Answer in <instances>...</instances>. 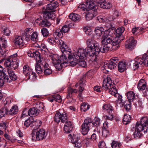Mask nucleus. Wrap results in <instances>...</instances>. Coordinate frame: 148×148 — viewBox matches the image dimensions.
Wrapping results in <instances>:
<instances>
[{
    "label": "nucleus",
    "instance_id": "052dcab7",
    "mask_svg": "<svg viewBox=\"0 0 148 148\" xmlns=\"http://www.w3.org/2000/svg\"><path fill=\"white\" fill-rule=\"evenodd\" d=\"M69 29V28L68 25H64L62 27L61 29L63 33H65L68 32Z\"/></svg>",
    "mask_w": 148,
    "mask_h": 148
},
{
    "label": "nucleus",
    "instance_id": "69168bd1",
    "mask_svg": "<svg viewBox=\"0 0 148 148\" xmlns=\"http://www.w3.org/2000/svg\"><path fill=\"white\" fill-rule=\"evenodd\" d=\"M120 14V13L117 10H115L114 11V14L112 15L113 17H114V19L117 18L119 17Z\"/></svg>",
    "mask_w": 148,
    "mask_h": 148
},
{
    "label": "nucleus",
    "instance_id": "09e8293b",
    "mask_svg": "<svg viewBox=\"0 0 148 148\" xmlns=\"http://www.w3.org/2000/svg\"><path fill=\"white\" fill-rule=\"evenodd\" d=\"M42 122L39 120H36L32 123L33 125L34 126V128H35V129H39L38 128L41 125Z\"/></svg>",
    "mask_w": 148,
    "mask_h": 148
},
{
    "label": "nucleus",
    "instance_id": "0eeeda50",
    "mask_svg": "<svg viewBox=\"0 0 148 148\" xmlns=\"http://www.w3.org/2000/svg\"><path fill=\"white\" fill-rule=\"evenodd\" d=\"M5 51H4L3 54H2L1 56V57L3 58L1 59V63L4 60H5L4 63V65L5 66L10 67H12L14 69H16L18 66V62L19 60L17 57V55L16 53L12 55L11 56L10 58L7 60H5L4 57L6 56L5 53H4Z\"/></svg>",
    "mask_w": 148,
    "mask_h": 148
},
{
    "label": "nucleus",
    "instance_id": "338daca9",
    "mask_svg": "<svg viewBox=\"0 0 148 148\" xmlns=\"http://www.w3.org/2000/svg\"><path fill=\"white\" fill-rule=\"evenodd\" d=\"M114 17H113L112 16H110L106 17V23H109L110 21L114 20Z\"/></svg>",
    "mask_w": 148,
    "mask_h": 148
},
{
    "label": "nucleus",
    "instance_id": "6e6d98bb",
    "mask_svg": "<svg viewBox=\"0 0 148 148\" xmlns=\"http://www.w3.org/2000/svg\"><path fill=\"white\" fill-rule=\"evenodd\" d=\"M84 31L88 35H90L92 34L93 31L91 28L89 27H86L84 28Z\"/></svg>",
    "mask_w": 148,
    "mask_h": 148
},
{
    "label": "nucleus",
    "instance_id": "423d86ee",
    "mask_svg": "<svg viewBox=\"0 0 148 148\" xmlns=\"http://www.w3.org/2000/svg\"><path fill=\"white\" fill-rule=\"evenodd\" d=\"M87 47L85 49L90 56L95 57L94 60L97 59L99 44L93 38L88 39L86 42Z\"/></svg>",
    "mask_w": 148,
    "mask_h": 148
},
{
    "label": "nucleus",
    "instance_id": "58836bf2",
    "mask_svg": "<svg viewBox=\"0 0 148 148\" xmlns=\"http://www.w3.org/2000/svg\"><path fill=\"white\" fill-rule=\"evenodd\" d=\"M69 17L70 19L74 21L78 20L80 18V16L78 14L73 13L70 14Z\"/></svg>",
    "mask_w": 148,
    "mask_h": 148
},
{
    "label": "nucleus",
    "instance_id": "72a5a7b5",
    "mask_svg": "<svg viewBox=\"0 0 148 148\" xmlns=\"http://www.w3.org/2000/svg\"><path fill=\"white\" fill-rule=\"evenodd\" d=\"M7 69L8 73L9 75L10 79L11 80L15 81L17 79V77L14 72L11 69H8L5 68Z\"/></svg>",
    "mask_w": 148,
    "mask_h": 148
},
{
    "label": "nucleus",
    "instance_id": "6e6552de",
    "mask_svg": "<svg viewBox=\"0 0 148 148\" xmlns=\"http://www.w3.org/2000/svg\"><path fill=\"white\" fill-rule=\"evenodd\" d=\"M130 65L131 67H132L134 70L137 69L141 66L145 65L148 66V55L145 54L141 58L137 57L134 60L132 61Z\"/></svg>",
    "mask_w": 148,
    "mask_h": 148
},
{
    "label": "nucleus",
    "instance_id": "7c9ffc66",
    "mask_svg": "<svg viewBox=\"0 0 148 148\" xmlns=\"http://www.w3.org/2000/svg\"><path fill=\"white\" fill-rule=\"evenodd\" d=\"M146 84L144 79H141L138 82L137 87L139 90L142 91L145 89L146 86Z\"/></svg>",
    "mask_w": 148,
    "mask_h": 148
},
{
    "label": "nucleus",
    "instance_id": "6ab92c4d",
    "mask_svg": "<svg viewBox=\"0 0 148 148\" xmlns=\"http://www.w3.org/2000/svg\"><path fill=\"white\" fill-rule=\"evenodd\" d=\"M58 6V2L57 1H51V2L47 5L46 10L44 13L46 12L54 13V12L55 11V9Z\"/></svg>",
    "mask_w": 148,
    "mask_h": 148
},
{
    "label": "nucleus",
    "instance_id": "ea45409f",
    "mask_svg": "<svg viewBox=\"0 0 148 148\" xmlns=\"http://www.w3.org/2000/svg\"><path fill=\"white\" fill-rule=\"evenodd\" d=\"M34 57L36 60L37 62L40 63L42 62V59L41 58L40 54L38 51H36L34 52Z\"/></svg>",
    "mask_w": 148,
    "mask_h": 148
},
{
    "label": "nucleus",
    "instance_id": "0e129e2a",
    "mask_svg": "<svg viewBox=\"0 0 148 148\" xmlns=\"http://www.w3.org/2000/svg\"><path fill=\"white\" fill-rule=\"evenodd\" d=\"M142 107V102L141 101H138V105H137L136 108L138 110H140Z\"/></svg>",
    "mask_w": 148,
    "mask_h": 148
},
{
    "label": "nucleus",
    "instance_id": "3c124183",
    "mask_svg": "<svg viewBox=\"0 0 148 148\" xmlns=\"http://www.w3.org/2000/svg\"><path fill=\"white\" fill-rule=\"evenodd\" d=\"M52 97L54 99V101L60 102L62 101V99L61 96L59 94H55L52 95Z\"/></svg>",
    "mask_w": 148,
    "mask_h": 148
},
{
    "label": "nucleus",
    "instance_id": "a878e982",
    "mask_svg": "<svg viewBox=\"0 0 148 148\" xmlns=\"http://www.w3.org/2000/svg\"><path fill=\"white\" fill-rule=\"evenodd\" d=\"M127 62L125 61L120 62L118 65V70L120 72H123L126 69Z\"/></svg>",
    "mask_w": 148,
    "mask_h": 148
},
{
    "label": "nucleus",
    "instance_id": "de8ad7c7",
    "mask_svg": "<svg viewBox=\"0 0 148 148\" xmlns=\"http://www.w3.org/2000/svg\"><path fill=\"white\" fill-rule=\"evenodd\" d=\"M35 70L37 73L38 74H41L43 72L41 66L38 63L35 64Z\"/></svg>",
    "mask_w": 148,
    "mask_h": 148
},
{
    "label": "nucleus",
    "instance_id": "bb28decb",
    "mask_svg": "<svg viewBox=\"0 0 148 148\" xmlns=\"http://www.w3.org/2000/svg\"><path fill=\"white\" fill-rule=\"evenodd\" d=\"M134 129L135 130L141 132L142 131H143L144 132L145 134L147 133V130H146V129H145L144 127L140 123H137L136 124L135 128L134 127L133 128V129Z\"/></svg>",
    "mask_w": 148,
    "mask_h": 148
},
{
    "label": "nucleus",
    "instance_id": "4d7b16f0",
    "mask_svg": "<svg viewBox=\"0 0 148 148\" xmlns=\"http://www.w3.org/2000/svg\"><path fill=\"white\" fill-rule=\"evenodd\" d=\"M26 77H27L28 79H31L32 80L35 79L36 77L35 73L32 71L31 73H30L29 75H27Z\"/></svg>",
    "mask_w": 148,
    "mask_h": 148
},
{
    "label": "nucleus",
    "instance_id": "f704fd0d",
    "mask_svg": "<svg viewBox=\"0 0 148 148\" xmlns=\"http://www.w3.org/2000/svg\"><path fill=\"white\" fill-rule=\"evenodd\" d=\"M105 29L103 27H97L95 30L96 34L99 36H101L102 35V33H104Z\"/></svg>",
    "mask_w": 148,
    "mask_h": 148
},
{
    "label": "nucleus",
    "instance_id": "c9c22d12",
    "mask_svg": "<svg viewBox=\"0 0 148 148\" xmlns=\"http://www.w3.org/2000/svg\"><path fill=\"white\" fill-rule=\"evenodd\" d=\"M125 30V29L124 27H120L118 28L116 31V37H118L121 41V40L120 38L121 37V35L124 32Z\"/></svg>",
    "mask_w": 148,
    "mask_h": 148
},
{
    "label": "nucleus",
    "instance_id": "412c9836",
    "mask_svg": "<svg viewBox=\"0 0 148 148\" xmlns=\"http://www.w3.org/2000/svg\"><path fill=\"white\" fill-rule=\"evenodd\" d=\"M98 3V6L101 8L106 9H109L110 8V4L109 2H107L105 0H93Z\"/></svg>",
    "mask_w": 148,
    "mask_h": 148
},
{
    "label": "nucleus",
    "instance_id": "864d4df0",
    "mask_svg": "<svg viewBox=\"0 0 148 148\" xmlns=\"http://www.w3.org/2000/svg\"><path fill=\"white\" fill-rule=\"evenodd\" d=\"M121 145L120 143L113 141L112 143L111 146L112 148H119Z\"/></svg>",
    "mask_w": 148,
    "mask_h": 148
},
{
    "label": "nucleus",
    "instance_id": "774afa93",
    "mask_svg": "<svg viewBox=\"0 0 148 148\" xmlns=\"http://www.w3.org/2000/svg\"><path fill=\"white\" fill-rule=\"evenodd\" d=\"M99 146L100 148H106V143L104 141H101L99 143Z\"/></svg>",
    "mask_w": 148,
    "mask_h": 148
},
{
    "label": "nucleus",
    "instance_id": "c756f323",
    "mask_svg": "<svg viewBox=\"0 0 148 148\" xmlns=\"http://www.w3.org/2000/svg\"><path fill=\"white\" fill-rule=\"evenodd\" d=\"M140 123L144 127L146 130H147L148 129V117L144 116L142 118L140 121Z\"/></svg>",
    "mask_w": 148,
    "mask_h": 148
},
{
    "label": "nucleus",
    "instance_id": "f8f14e48",
    "mask_svg": "<svg viewBox=\"0 0 148 148\" xmlns=\"http://www.w3.org/2000/svg\"><path fill=\"white\" fill-rule=\"evenodd\" d=\"M18 111V107L16 105L12 107L10 110L8 111V109L5 107L2 108L1 110V118L5 116L7 114L10 115H14L17 114Z\"/></svg>",
    "mask_w": 148,
    "mask_h": 148
},
{
    "label": "nucleus",
    "instance_id": "7ed1b4c3",
    "mask_svg": "<svg viewBox=\"0 0 148 148\" xmlns=\"http://www.w3.org/2000/svg\"><path fill=\"white\" fill-rule=\"evenodd\" d=\"M105 38L101 41L102 47L100 48L99 47V51L98 52V55L100 51L106 53L109 50H111V49L116 50L120 47L119 44L121 40L118 37H115L114 38L111 36Z\"/></svg>",
    "mask_w": 148,
    "mask_h": 148
},
{
    "label": "nucleus",
    "instance_id": "a211bd4d",
    "mask_svg": "<svg viewBox=\"0 0 148 148\" xmlns=\"http://www.w3.org/2000/svg\"><path fill=\"white\" fill-rule=\"evenodd\" d=\"M136 43V41L134 39V37L131 36L126 40L125 45V48L130 50H132L135 48Z\"/></svg>",
    "mask_w": 148,
    "mask_h": 148
},
{
    "label": "nucleus",
    "instance_id": "393cba45",
    "mask_svg": "<svg viewBox=\"0 0 148 148\" xmlns=\"http://www.w3.org/2000/svg\"><path fill=\"white\" fill-rule=\"evenodd\" d=\"M87 119L90 120H91V123L92 124L90 125L91 127L96 126L98 127L100 125L101 123L100 119L98 118L95 117L93 120L90 118H87Z\"/></svg>",
    "mask_w": 148,
    "mask_h": 148
},
{
    "label": "nucleus",
    "instance_id": "9d476101",
    "mask_svg": "<svg viewBox=\"0 0 148 148\" xmlns=\"http://www.w3.org/2000/svg\"><path fill=\"white\" fill-rule=\"evenodd\" d=\"M33 130L31 135L32 137V140L33 141L39 140H42L46 136L45 132V130L43 129H35Z\"/></svg>",
    "mask_w": 148,
    "mask_h": 148
},
{
    "label": "nucleus",
    "instance_id": "8fccbe9b",
    "mask_svg": "<svg viewBox=\"0 0 148 148\" xmlns=\"http://www.w3.org/2000/svg\"><path fill=\"white\" fill-rule=\"evenodd\" d=\"M44 107L42 103H38L36 105V108H37L39 111H42L44 109Z\"/></svg>",
    "mask_w": 148,
    "mask_h": 148
},
{
    "label": "nucleus",
    "instance_id": "680f3d73",
    "mask_svg": "<svg viewBox=\"0 0 148 148\" xmlns=\"http://www.w3.org/2000/svg\"><path fill=\"white\" fill-rule=\"evenodd\" d=\"M85 77L84 76L80 78L79 82V85H82L83 86H84L85 85Z\"/></svg>",
    "mask_w": 148,
    "mask_h": 148
},
{
    "label": "nucleus",
    "instance_id": "20e7f679",
    "mask_svg": "<svg viewBox=\"0 0 148 148\" xmlns=\"http://www.w3.org/2000/svg\"><path fill=\"white\" fill-rule=\"evenodd\" d=\"M102 88L103 90L106 91L109 90V93L114 95L117 98V105H119L122 103V97L118 93L114 84L112 82V80L110 77L108 76L106 79H104L103 82Z\"/></svg>",
    "mask_w": 148,
    "mask_h": 148
},
{
    "label": "nucleus",
    "instance_id": "49530a36",
    "mask_svg": "<svg viewBox=\"0 0 148 148\" xmlns=\"http://www.w3.org/2000/svg\"><path fill=\"white\" fill-rule=\"evenodd\" d=\"M95 13L93 14L92 11H90L88 12L86 15V20L89 21L91 20L96 15Z\"/></svg>",
    "mask_w": 148,
    "mask_h": 148
},
{
    "label": "nucleus",
    "instance_id": "79ce46f5",
    "mask_svg": "<svg viewBox=\"0 0 148 148\" xmlns=\"http://www.w3.org/2000/svg\"><path fill=\"white\" fill-rule=\"evenodd\" d=\"M131 116L128 114H125L123 118V124L127 125L131 121Z\"/></svg>",
    "mask_w": 148,
    "mask_h": 148
},
{
    "label": "nucleus",
    "instance_id": "13d9d810",
    "mask_svg": "<svg viewBox=\"0 0 148 148\" xmlns=\"http://www.w3.org/2000/svg\"><path fill=\"white\" fill-rule=\"evenodd\" d=\"M80 137L77 135H73L71 139V142L74 144L76 143L79 140H80Z\"/></svg>",
    "mask_w": 148,
    "mask_h": 148
},
{
    "label": "nucleus",
    "instance_id": "c85d7f7f",
    "mask_svg": "<svg viewBox=\"0 0 148 148\" xmlns=\"http://www.w3.org/2000/svg\"><path fill=\"white\" fill-rule=\"evenodd\" d=\"M38 110L35 107L30 108L28 110V115L30 116H35L39 114Z\"/></svg>",
    "mask_w": 148,
    "mask_h": 148
},
{
    "label": "nucleus",
    "instance_id": "f257e3e1",
    "mask_svg": "<svg viewBox=\"0 0 148 148\" xmlns=\"http://www.w3.org/2000/svg\"><path fill=\"white\" fill-rule=\"evenodd\" d=\"M62 54L59 57L58 55L54 54L50 56L51 58L52 62L54 66L58 70H60L64 67L67 66L68 63L71 64L69 57L70 56L72 58H74L73 54L70 52L69 54L67 52L66 54H64L63 52H62Z\"/></svg>",
    "mask_w": 148,
    "mask_h": 148
},
{
    "label": "nucleus",
    "instance_id": "1a4fd4ad",
    "mask_svg": "<svg viewBox=\"0 0 148 148\" xmlns=\"http://www.w3.org/2000/svg\"><path fill=\"white\" fill-rule=\"evenodd\" d=\"M98 3L96 1H94L93 0H87L85 4L79 5L78 8L84 11L92 10L95 12L98 8Z\"/></svg>",
    "mask_w": 148,
    "mask_h": 148
},
{
    "label": "nucleus",
    "instance_id": "b1692460",
    "mask_svg": "<svg viewBox=\"0 0 148 148\" xmlns=\"http://www.w3.org/2000/svg\"><path fill=\"white\" fill-rule=\"evenodd\" d=\"M14 42L17 47H21L24 45L25 43L21 36H16L14 40Z\"/></svg>",
    "mask_w": 148,
    "mask_h": 148
},
{
    "label": "nucleus",
    "instance_id": "2eb2a0df",
    "mask_svg": "<svg viewBox=\"0 0 148 148\" xmlns=\"http://www.w3.org/2000/svg\"><path fill=\"white\" fill-rule=\"evenodd\" d=\"M91 124H92L90 120L87 119L85 120L84 123L82 125V128L81 130L83 135H85L88 133L90 128L91 127L90 125Z\"/></svg>",
    "mask_w": 148,
    "mask_h": 148
},
{
    "label": "nucleus",
    "instance_id": "37998d69",
    "mask_svg": "<svg viewBox=\"0 0 148 148\" xmlns=\"http://www.w3.org/2000/svg\"><path fill=\"white\" fill-rule=\"evenodd\" d=\"M131 102H129L128 101H125L124 103H122V106L120 105V106H124L125 109L127 111H129V110L131 109V105L130 103Z\"/></svg>",
    "mask_w": 148,
    "mask_h": 148
},
{
    "label": "nucleus",
    "instance_id": "2f4dec72",
    "mask_svg": "<svg viewBox=\"0 0 148 148\" xmlns=\"http://www.w3.org/2000/svg\"><path fill=\"white\" fill-rule=\"evenodd\" d=\"M103 110L104 112L110 114L112 111V107L109 104H105L102 107Z\"/></svg>",
    "mask_w": 148,
    "mask_h": 148
},
{
    "label": "nucleus",
    "instance_id": "a18cd8bd",
    "mask_svg": "<svg viewBox=\"0 0 148 148\" xmlns=\"http://www.w3.org/2000/svg\"><path fill=\"white\" fill-rule=\"evenodd\" d=\"M38 34L36 32L32 33L30 36V40L34 41H37L38 40Z\"/></svg>",
    "mask_w": 148,
    "mask_h": 148
},
{
    "label": "nucleus",
    "instance_id": "5fc2aeb1",
    "mask_svg": "<svg viewBox=\"0 0 148 148\" xmlns=\"http://www.w3.org/2000/svg\"><path fill=\"white\" fill-rule=\"evenodd\" d=\"M1 43H2V47L4 49L6 47L7 45V41L4 37H1Z\"/></svg>",
    "mask_w": 148,
    "mask_h": 148
},
{
    "label": "nucleus",
    "instance_id": "f03ea898",
    "mask_svg": "<svg viewBox=\"0 0 148 148\" xmlns=\"http://www.w3.org/2000/svg\"><path fill=\"white\" fill-rule=\"evenodd\" d=\"M54 120L57 123H59L60 121L64 123V130L65 133H70L72 130L73 123L68 119L67 113L63 109H59L57 112L54 117Z\"/></svg>",
    "mask_w": 148,
    "mask_h": 148
},
{
    "label": "nucleus",
    "instance_id": "aec40b11",
    "mask_svg": "<svg viewBox=\"0 0 148 148\" xmlns=\"http://www.w3.org/2000/svg\"><path fill=\"white\" fill-rule=\"evenodd\" d=\"M41 65L43 67V70L45 75L47 76L51 74L52 70L50 67L47 63L43 61L41 64Z\"/></svg>",
    "mask_w": 148,
    "mask_h": 148
},
{
    "label": "nucleus",
    "instance_id": "e433bc0d",
    "mask_svg": "<svg viewBox=\"0 0 148 148\" xmlns=\"http://www.w3.org/2000/svg\"><path fill=\"white\" fill-rule=\"evenodd\" d=\"M77 90L75 89L72 88H69L68 90V94L66 97L68 99L72 97L73 94L77 93Z\"/></svg>",
    "mask_w": 148,
    "mask_h": 148
},
{
    "label": "nucleus",
    "instance_id": "a19ab883",
    "mask_svg": "<svg viewBox=\"0 0 148 148\" xmlns=\"http://www.w3.org/2000/svg\"><path fill=\"white\" fill-rule=\"evenodd\" d=\"M1 31L2 33L6 36H9L11 33V31L9 29L5 26L1 28Z\"/></svg>",
    "mask_w": 148,
    "mask_h": 148
},
{
    "label": "nucleus",
    "instance_id": "ddd939ff",
    "mask_svg": "<svg viewBox=\"0 0 148 148\" xmlns=\"http://www.w3.org/2000/svg\"><path fill=\"white\" fill-rule=\"evenodd\" d=\"M114 24L111 22L106 23L103 27L105 31L103 37H107V36L112 37V35L113 32V29H114Z\"/></svg>",
    "mask_w": 148,
    "mask_h": 148
},
{
    "label": "nucleus",
    "instance_id": "cd10ccee",
    "mask_svg": "<svg viewBox=\"0 0 148 148\" xmlns=\"http://www.w3.org/2000/svg\"><path fill=\"white\" fill-rule=\"evenodd\" d=\"M53 36L56 40H57L59 38H61L63 36V33L61 29L58 28L54 32Z\"/></svg>",
    "mask_w": 148,
    "mask_h": 148
},
{
    "label": "nucleus",
    "instance_id": "473e14b6",
    "mask_svg": "<svg viewBox=\"0 0 148 148\" xmlns=\"http://www.w3.org/2000/svg\"><path fill=\"white\" fill-rule=\"evenodd\" d=\"M126 96L128 101H133L135 98V95L134 93L132 91L127 92L126 94Z\"/></svg>",
    "mask_w": 148,
    "mask_h": 148
},
{
    "label": "nucleus",
    "instance_id": "c03bdc74",
    "mask_svg": "<svg viewBox=\"0 0 148 148\" xmlns=\"http://www.w3.org/2000/svg\"><path fill=\"white\" fill-rule=\"evenodd\" d=\"M90 106L87 103H82L81 106V110L82 112H85L88 110Z\"/></svg>",
    "mask_w": 148,
    "mask_h": 148
},
{
    "label": "nucleus",
    "instance_id": "39448f33",
    "mask_svg": "<svg viewBox=\"0 0 148 148\" xmlns=\"http://www.w3.org/2000/svg\"><path fill=\"white\" fill-rule=\"evenodd\" d=\"M88 55L89 54L86 53L84 49H79L77 51L73 53L74 58H72L70 56L69 57L71 65L73 66L78 64L83 67H86V62L84 60H80L83 59Z\"/></svg>",
    "mask_w": 148,
    "mask_h": 148
},
{
    "label": "nucleus",
    "instance_id": "603ef678",
    "mask_svg": "<svg viewBox=\"0 0 148 148\" xmlns=\"http://www.w3.org/2000/svg\"><path fill=\"white\" fill-rule=\"evenodd\" d=\"M42 34L44 37H47L49 34V32L48 29L45 27H43L41 30Z\"/></svg>",
    "mask_w": 148,
    "mask_h": 148
},
{
    "label": "nucleus",
    "instance_id": "5701e85b",
    "mask_svg": "<svg viewBox=\"0 0 148 148\" xmlns=\"http://www.w3.org/2000/svg\"><path fill=\"white\" fill-rule=\"evenodd\" d=\"M108 125V123L107 122H105L103 123L102 134L103 137H106L110 135Z\"/></svg>",
    "mask_w": 148,
    "mask_h": 148
},
{
    "label": "nucleus",
    "instance_id": "4c0bfd02",
    "mask_svg": "<svg viewBox=\"0 0 148 148\" xmlns=\"http://www.w3.org/2000/svg\"><path fill=\"white\" fill-rule=\"evenodd\" d=\"M23 71L24 74L26 76L29 75V74L31 73L32 71L29 66L27 65L24 66L23 68Z\"/></svg>",
    "mask_w": 148,
    "mask_h": 148
},
{
    "label": "nucleus",
    "instance_id": "dca6fc26",
    "mask_svg": "<svg viewBox=\"0 0 148 148\" xmlns=\"http://www.w3.org/2000/svg\"><path fill=\"white\" fill-rule=\"evenodd\" d=\"M119 61V59L117 57H113L109 61H108L105 63L106 66L110 69H114L117 65V63Z\"/></svg>",
    "mask_w": 148,
    "mask_h": 148
},
{
    "label": "nucleus",
    "instance_id": "f3484780",
    "mask_svg": "<svg viewBox=\"0 0 148 148\" xmlns=\"http://www.w3.org/2000/svg\"><path fill=\"white\" fill-rule=\"evenodd\" d=\"M56 40L57 41H56V42H57L58 44L60 45V47L61 51L63 52L64 54H65L66 52H67L69 54L70 53V52H71V50L68 46L61 39L58 40L57 39Z\"/></svg>",
    "mask_w": 148,
    "mask_h": 148
},
{
    "label": "nucleus",
    "instance_id": "9b49d317",
    "mask_svg": "<svg viewBox=\"0 0 148 148\" xmlns=\"http://www.w3.org/2000/svg\"><path fill=\"white\" fill-rule=\"evenodd\" d=\"M43 16L45 18L43 19H42V21L39 23V25L42 27H49L51 26V24L49 19L53 20L55 18V14L52 12H46L43 14Z\"/></svg>",
    "mask_w": 148,
    "mask_h": 148
},
{
    "label": "nucleus",
    "instance_id": "e2e57ef3",
    "mask_svg": "<svg viewBox=\"0 0 148 148\" xmlns=\"http://www.w3.org/2000/svg\"><path fill=\"white\" fill-rule=\"evenodd\" d=\"M97 19L100 22H106V17L105 16H98L97 17Z\"/></svg>",
    "mask_w": 148,
    "mask_h": 148
},
{
    "label": "nucleus",
    "instance_id": "4be33fe9",
    "mask_svg": "<svg viewBox=\"0 0 148 148\" xmlns=\"http://www.w3.org/2000/svg\"><path fill=\"white\" fill-rule=\"evenodd\" d=\"M33 32V30L31 28H26L22 33V34L27 41L30 40V36Z\"/></svg>",
    "mask_w": 148,
    "mask_h": 148
},
{
    "label": "nucleus",
    "instance_id": "bf43d9fd",
    "mask_svg": "<svg viewBox=\"0 0 148 148\" xmlns=\"http://www.w3.org/2000/svg\"><path fill=\"white\" fill-rule=\"evenodd\" d=\"M133 135L135 138L137 139L141 136L142 133L139 132L135 130V132L134 133Z\"/></svg>",
    "mask_w": 148,
    "mask_h": 148
},
{
    "label": "nucleus",
    "instance_id": "4468645a",
    "mask_svg": "<svg viewBox=\"0 0 148 148\" xmlns=\"http://www.w3.org/2000/svg\"><path fill=\"white\" fill-rule=\"evenodd\" d=\"M7 69L5 68H3L1 66V86H3L5 83H10L11 82V80L7 75Z\"/></svg>",
    "mask_w": 148,
    "mask_h": 148
}]
</instances>
